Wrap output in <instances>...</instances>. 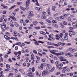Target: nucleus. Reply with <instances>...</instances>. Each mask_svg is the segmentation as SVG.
Instances as JSON below:
<instances>
[{"label": "nucleus", "instance_id": "nucleus-1", "mask_svg": "<svg viewBox=\"0 0 77 77\" xmlns=\"http://www.w3.org/2000/svg\"><path fill=\"white\" fill-rule=\"evenodd\" d=\"M58 51L57 50H52L50 51V52L51 53H52V54H55V55H57V53H56L54 52H57Z\"/></svg>", "mask_w": 77, "mask_h": 77}, {"label": "nucleus", "instance_id": "nucleus-2", "mask_svg": "<svg viewBox=\"0 0 77 77\" xmlns=\"http://www.w3.org/2000/svg\"><path fill=\"white\" fill-rule=\"evenodd\" d=\"M48 71L47 70H45V71H43L42 72V75L43 76H45V75H47Z\"/></svg>", "mask_w": 77, "mask_h": 77}, {"label": "nucleus", "instance_id": "nucleus-3", "mask_svg": "<svg viewBox=\"0 0 77 77\" xmlns=\"http://www.w3.org/2000/svg\"><path fill=\"white\" fill-rule=\"evenodd\" d=\"M60 61H66V60L65 59V58L63 57H60Z\"/></svg>", "mask_w": 77, "mask_h": 77}, {"label": "nucleus", "instance_id": "nucleus-4", "mask_svg": "<svg viewBox=\"0 0 77 77\" xmlns=\"http://www.w3.org/2000/svg\"><path fill=\"white\" fill-rule=\"evenodd\" d=\"M27 75L29 76V77H32L33 75V74H32V72H28L27 74Z\"/></svg>", "mask_w": 77, "mask_h": 77}, {"label": "nucleus", "instance_id": "nucleus-5", "mask_svg": "<svg viewBox=\"0 0 77 77\" xmlns=\"http://www.w3.org/2000/svg\"><path fill=\"white\" fill-rule=\"evenodd\" d=\"M62 44V43L60 42H59L57 44H54V46H56L57 47H58V46H59V45H60Z\"/></svg>", "mask_w": 77, "mask_h": 77}, {"label": "nucleus", "instance_id": "nucleus-6", "mask_svg": "<svg viewBox=\"0 0 77 77\" xmlns=\"http://www.w3.org/2000/svg\"><path fill=\"white\" fill-rule=\"evenodd\" d=\"M4 38L6 40H9V39H11V38H9L6 35H4Z\"/></svg>", "mask_w": 77, "mask_h": 77}, {"label": "nucleus", "instance_id": "nucleus-7", "mask_svg": "<svg viewBox=\"0 0 77 77\" xmlns=\"http://www.w3.org/2000/svg\"><path fill=\"white\" fill-rule=\"evenodd\" d=\"M64 54V53L63 52H60V53H57V56H60V55H63Z\"/></svg>", "mask_w": 77, "mask_h": 77}, {"label": "nucleus", "instance_id": "nucleus-8", "mask_svg": "<svg viewBox=\"0 0 77 77\" xmlns=\"http://www.w3.org/2000/svg\"><path fill=\"white\" fill-rule=\"evenodd\" d=\"M47 44H48V45H54V44L51 42H48L47 43Z\"/></svg>", "mask_w": 77, "mask_h": 77}, {"label": "nucleus", "instance_id": "nucleus-9", "mask_svg": "<svg viewBox=\"0 0 77 77\" xmlns=\"http://www.w3.org/2000/svg\"><path fill=\"white\" fill-rule=\"evenodd\" d=\"M30 0H28L27 1L26 4V6H29V4H30Z\"/></svg>", "mask_w": 77, "mask_h": 77}, {"label": "nucleus", "instance_id": "nucleus-10", "mask_svg": "<svg viewBox=\"0 0 77 77\" xmlns=\"http://www.w3.org/2000/svg\"><path fill=\"white\" fill-rule=\"evenodd\" d=\"M49 36L50 38H52L53 39H54V38H53V34H51L50 35H49Z\"/></svg>", "mask_w": 77, "mask_h": 77}, {"label": "nucleus", "instance_id": "nucleus-11", "mask_svg": "<svg viewBox=\"0 0 77 77\" xmlns=\"http://www.w3.org/2000/svg\"><path fill=\"white\" fill-rule=\"evenodd\" d=\"M31 59L32 60H34L35 59V56L33 54H32L31 55Z\"/></svg>", "mask_w": 77, "mask_h": 77}, {"label": "nucleus", "instance_id": "nucleus-12", "mask_svg": "<svg viewBox=\"0 0 77 77\" xmlns=\"http://www.w3.org/2000/svg\"><path fill=\"white\" fill-rule=\"evenodd\" d=\"M43 66H42V65L38 67V69H40V70H42V69H43Z\"/></svg>", "mask_w": 77, "mask_h": 77}, {"label": "nucleus", "instance_id": "nucleus-13", "mask_svg": "<svg viewBox=\"0 0 77 77\" xmlns=\"http://www.w3.org/2000/svg\"><path fill=\"white\" fill-rule=\"evenodd\" d=\"M15 0H8V2L10 3H12Z\"/></svg>", "mask_w": 77, "mask_h": 77}, {"label": "nucleus", "instance_id": "nucleus-14", "mask_svg": "<svg viewBox=\"0 0 77 77\" xmlns=\"http://www.w3.org/2000/svg\"><path fill=\"white\" fill-rule=\"evenodd\" d=\"M29 9L28 7H25L23 8V11H26V10H27Z\"/></svg>", "mask_w": 77, "mask_h": 77}, {"label": "nucleus", "instance_id": "nucleus-15", "mask_svg": "<svg viewBox=\"0 0 77 77\" xmlns=\"http://www.w3.org/2000/svg\"><path fill=\"white\" fill-rule=\"evenodd\" d=\"M53 27H55V28H58V25H57L56 24H54L53 25Z\"/></svg>", "mask_w": 77, "mask_h": 77}, {"label": "nucleus", "instance_id": "nucleus-16", "mask_svg": "<svg viewBox=\"0 0 77 77\" xmlns=\"http://www.w3.org/2000/svg\"><path fill=\"white\" fill-rule=\"evenodd\" d=\"M56 37H57V38H62V37L60 35H56Z\"/></svg>", "mask_w": 77, "mask_h": 77}, {"label": "nucleus", "instance_id": "nucleus-17", "mask_svg": "<svg viewBox=\"0 0 77 77\" xmlns=\"http://www.w3.org/2000/svg\"><path fill=\"white\" fill-rule=\"evenodd\" d=\"M14 23H14V26H16V27H18V26H19V24L17 23V22H14Z\"/></svg>", "mask_w": 77, "mask_h": 77}, {"label": "nucleus", "instance_id": "nucleus-18", "mask_svg": "<svg viewBox=\"0 0 77 77\" xmlns=\"http://www.w3.org/2000/svg\"><path fill=\"white\" fill-rule=\"evenodd\" d=\"M40 28H41V27H40V26H36L35 27V29L37 30H38V29H40Z\"/></svg>", "mask_w": 77, "mask_h": 77}, {"label": "nucleus", "instance_id": "nucleus-19", "mask_svg": "<svg viewBox=\"0 0 77 77\" xmlns=\"http://www.w3.org/2000/svg\"><path fill=\"white\" fill-rule=\"evenodd\" d=\"M55 68L54 67H53L51 70V72H53L54 71Z\"/></svg>", "mask_w": 77, "mask_h": 77}, {"label": "nucleus", "instance_id": "nucleus-20", "mask_svg": "<svg viewBox=\"0 0 77 77\" xmlns=\"http://www.w3.org/2000/svg\"><path fill=\"white\" fill-rule=\"evenodd\" d=\"M20 56H21V54H19V55L17 57V59H18L19 60H20Z\"/></svg>", "mask_w": 77, "mask_h": 77}, {"label": "nucleus", "instance_id": "nucleus-21", "mask_svg": "<svg viewBox=\"0 0 77 77\" xmlns=\"http://www.w3.org/2000/svg\"><path fill=\"white\" fill-rule=\"evenodd\" d=\"M63 24L64 25H67V23L65 21H63Z\"/></svg>", "mask_w": 77, "mask_h": 77}, {"label": "nucleus", "instance_id": "nucleus-22", "mask_svg": "<svg viewBox=\"0 0 77 77\" xmlns=\"http://www.w3.org/2000/svg\"><path fill=\"white\" fill-rule=\"evenodd\" d=\"M29 15H34L33 14V11H31L30 12H29Z\"/></svg>", "mask_w": 77, "mask_h": 77}, {"label": "nucleus", "instance_id": "nucleus-23", "mask_svg": "<svg viewBox=\"0 0 77 77\" xmlns=\"http://www.w3.org/2000/svg\"><path fill=\"white\" fill-rule=\"evenodd\" d=\"M21 43L20 42H18L15 44V45H20Z\"/></svg>", "mask_w": 77, "mask_h": 77}, {"label": "nucleus", "instance_id": "nucleus-24", "mask_svg": "<svg viewBox=\"0 0 77 77\" xmlns=\"http://www.w3.org/2000/svg\"><path fill=\"white\" fill-rule=\"evenodd\" d=\"M5 16H3V18L2 19H0V22H2V21H3V19H4V18H5Z\"/></svg>", "mask_w": 77, "mask_h": 77}, {"label": "nucleus", "instance_id": "nucleus-25", "mask_svg": "<svg viewBox=\"0 0 77 77\" xmlns=\"http://www.w3.org/2000/svg\"><path fill=\"white\" fill-rule=\"evenodd\" d=\"M6 67L7 68L9 69L10 68V65L8 64H6Z\"/></svg>", "mask_w": 77, "mask_h": 77}, {"label": "nucleus", "instance_id": "nucleus-26", "mask_svg": "<svg viewBox=\"0 0 77 77\" xmlns=\"http://www.w3.org/2000/svg\"><path fill=\"white\" fill-rule=\"evenodd\" d=\"M18 10H19V9L17 8L14 10V12H18Z\"/></svg>", "mask_w": 77, "mask_h": 77}, {"label": "nucleus", "instance_id": "nucleus-27", "mask_svg": "<svg viewBox=\"0 0 77 77\" xmlns=\"http://www.w3.org/2000/svg\"><path fill=\"white\" fill-rule=\"evenodd\" d=\"M64 38L65 40H68V36H65L64 37Z\"/></svg>", "mask_w": 77, "mask_h": 77}, {"label": "nucleus", "instance_id": "nucleus-28", "mask_svg": "<svg viewBox=\"0 0 77 77\" xmlns=\"http://www.w3.org/2000/svg\"><path fill=\"white\" fill-rule=\"evenodd\" d=\"M34 43L35 44V45H39V43H38L37 42H34Z\"/></svg>", "mask_w": 77, "mask_h": 77}, {"label": "nucleus", "instance_id": "nucleus-29", "mask_svg": "<svg viewBox=\"0 0 77 77\" xmlns=\"http://www.w3.org/2000/svg\"><path fill=\"white\" fill-rule=\"evenodd\" d=\"M38 42H39V43H41V44H44L45 42H42L41 41H38Z\"/></svg>", "mask_w": 77, "mask_h": 77}, {"label": "nucleus", "instance_id": "nucleus-30", "mask_svg": "<svg viewBox=\"0 0 77 77\" xmlns=\"http://www.w3.org/2000/svg\"><path fill=\"white\" fill-rule=\"evenodd\" d=\"M60 18L61 19V20H63L64 19V17L62 16L60 17Z\"/></svg>", "mask_w": 77, "mask_h": 77}, {"label": "nucleus", "instance_id": "nucleus-31", "mask_svg": "<svg viewBox=\"0 0 77 77\" xmlns=\"http://www.w3.org/2000/svg\"><path fill=\"white\" fill-rule=\"evenodd\" d=\"M57 68L58 70H61V69H62V67H58Z\"/></svg>", "mask_w": 77, "mask_h": 77}, {"label": "nucleus", "instance_id": "nucleus-32", "mask_svg": "<svg viewBox=\"0 0 77 77\" xmlns=\"http://www.w3.org/2000/svg\"><path fill=\"white\" fill-rule=\"evenodd\" d=\"M76 0H72L71 1L72 3H75L76 2Z\"/></svg>", "mask_w": 77, "mask_h": 77}, {"label": "nucleus", "instance_id": "nucleus-33", "mask_svg": "<svg viewBox=\"0 0 77 77\" xmlns=\"http://www.w3.org/2000/svg\"><path fill=\"white\" fill-rule=\"evenodd\" d=\"M15 14H16L15 13H13L12 14V17H15Z\"/></svg>", "mask_w": 77, "mask_h": 77}, {"label": "nucleus", "instance_id": "nucleus-34", "mask_svg": "<svg viewBox=\"0 0 77 77\" xmlns=\"http://www.w3.org/2000/svg\"><path fill=\"white\" fill-rule=\"evenodd\" d=\"M33 52L35 53V54H37L38 53L37 52V51H36L35 50H34L33 51Z\"/></svg>", "mask_w": 77, "mask_h": 77}, {"label": "nucleus", "instance_id": "nucleus-35", "mask_svg": "<svg viewBox=\"0 0 77 77\" xmlns=\"http://www.w3.org/2000/svg\"><path fill=\"white\" fill-rule=\"evenodd\" d=\"M40 24H42V25H44V23H43L42 22H39Z\"/></svg>", "mask_w": 77, "mask_h": 77}, {"label": "nucleus", "instance_id": "nucleus-36", "mask_svg": "<svg viewBox=\"0 0 77 77\" xmlns=\"http://www.w3.org/2000/svg\"><path fill=\"white\" fill-rule=\"evenodd\" d=\"M59 62L58 61H56L55 63V64L56 65H57V64H59Z\"/></svg>", "mask_w": 77, "mask_h": 77}, {"label": "nucleus", "instance_id": "nucleus-37", "mask_svg": "<svg viewBox=\"0 0 77 77\" xmlns=\"http://www.w3.org/2000/svg\"><path fill=\"white\" fill-rule=\"evenodd\" d=\"M46 21L48 22V23H51V21L50 20H49L47 19Z\"/></svg>", "mask_w": 77, "mask_h": 77}, {"label": "nucleus", "instance_id": "nucleus-38", "mask_svg": "<svg viewBox=\"0 0 77 77\" xmlns=\"http://www.w3.org/2000/svg\"><path fill=\"white\" fill-rule=\"evenodd\" d=\"M10 26H11V27H14V25L13 24H12L11 23H10Z\"/></svg>", "mask_w": 77, "mask_h": 77}, {"label": "nucleus", "instance_id": "nucleus-39", "mask_svg": "<svg viewBox=\"0 0 77 77\" xmlns=\"http://www.w3.org/2000/svg\"><path fill=\"white\" fill-rule=\"evenodd\" d=\"M14 54L15 55H17L18 54V52L14 51Z\"/></svg>", "mask_w": 77, "mask_h": 77}, {"label": "nucleus", "instance_id": "nucleus-40", "mask_svg": "<svg viewBox=\"0 0 77 77\" xmlns=\"http://www.w3.org/2000/svg\"><path fill=\"white\" fill-rule=\"evenodd\" d=\"M63 1H64V0H60V3H63Z\"/></svg>", "mask_w": 77, "mask_h": 77}, {"label": "nucleus", "instance_id": "nucleus-41", "mask_svg": "<svg viewBox=\"0 0 77 77\" xmlns=\"http://www.w3.org/2000/svg\"><path fill=\"white\" fill-rule=\"evenodd\" d=\"M41 65L42 66H46V65H45V64H43V63H42L41 64Z\"/></svg>", "mask_w": 77, "mask_h": 77}, {"label": "nucleus", "instance_id": "nucleus-42", "mask_svg": "<svg viewBox=\"0 0 77 77\" xmlns=\"http://www.w3.org/2000/svg\"><path fill=\"white\" fill-rule=\"evenodd\" d=\"M60 26L61 27H62V28H63V27H64V25H60Z\"/></svg>", "mask_w": 77, "mask_h": 77}, {"label": "nucleus", "instance_id": "nucleus-43", "mask_svg": "<svg viewBox=\"0 0 77 77\" xmlns=\"http://www.w3.org/2000/svg\"><path fill=\"white\" fill-rule=\"evenodd\" d=\"M23 21H24V20H23V19H21L20 20V23H23Z\"/></svg>", "mask_w": 77, "mask_h": 77}, {"label": "nucleus", "instance_id": "nucleus-44", "mask_svg": "<svg viewBox=\"0 0 77 77\" xmlns=\"http://www.w3.org/2000/svg\"><path fill=\"white\" fill-rule=\"evenodd\" d=\"M69 29L71 30H74V29H73V28L71 27H69Z\"/></svg>", "mask_w": 77, "mask_h": 77}, {"label": "nucleus", "instance_id": "nucleus-45", "mask_svg": "<svg viewBox=\"0 0 77 77\" xmlns=\"http://www.w3.org/2000/svg\"><path fill=\"white\" fill-rule=\"evenodd\" d=\"M7 18H5L4 20V21L5 22V23H6V22L7 21Z\"/></svg>", "mask_w": 77, "mask_h": 77}, {"label": "nucleus", "instance_id": "nucleus-46", "mask_svg": "<svg viewBox=\"0 0 77 77\" xmlns=\"http://www.w3.org/2000/svg\"><path fill=\"white\" fill-rule=\"evenodd\" d=\"M65 71H66V70H65V69H63L62 71V72L63 73H65Z\"/></svg>", "mask_w": 77, "mask_h": 77}, {"label": "nucleus", "instance_id": "nucleus-47", "mask_svg": "<svg viewBox=\"0 0 77 77\" xmlns=\"http://www.w3.org/2000/svg\"><path fill=\"white\" fill-rule=\"evenodd\" d=\"M3 14H6V11H3Z\"/></svg>", "mask_w": 77, "mask_h": 77}, {"label": "nucleus", "instance_id": "nucleus-48", "mask_svg": "<svg viewBox=\"0 0 77 77\" xmlns=\"http://www.w3.org/2000/svg\"><path fill=\"white\" fill-rule=\"evenodd\" d=\"M74 51H75V49H72L71 51V53H74Z\"/></svg>", "mask_w": 77, "mask_h": 77}, {"label": "nucleus", "instance_id": "nucleus-49", "mask_svg": "<svg viewBox=\"0 0 77 77\" xmlns=\"http://www.w3.org/2000/svg\"><path fill=\"white\" fill-rule=\"evenodd\" d=\"M23 66H26V63H23Z\"/></svg>", "mask_w": 77, "mask_h": 77}, {"label": "nucleus", "instance_id": "nucleus-50", "mask_svg": "<svg viewBox=\"0 0 77 77\" xmlns=\"http://www.w3.org/2000/svg\"><path fill=\"white\" fill-rule=\"evenodd\" d=\"M12 20H14V21H16L17 20V19L15 17H12Z\"/></svg>", "mask_w": 77, "mask_h": 77}, {"label": "nucleus", "instance_id": "nucleus-51", "mask_svg": "<svg viewBox=\"0 0 77 77\" xmlns=\"http://www.w3.org/2000/svg\"><path fill=\"white\" fill-rule=\"evenodd\" d=\"M15 6V5H14L13 6H12L9 9H10V10H11V9H12V8H14Z\"/></svg>", "mask_w": 77, "mask_h": 77}, {"label": "nucleus", "instance_id": "nucleus-52", "mask_svg": "<svg viewBox=\"0 0 77 77\" xmlns=\"http://www.w3.org/2000/svg\"><path fill=\"white\" fill-rule=\"evenodd\" d=\"M20 9H22V10H23V11L24 7H22L21 6H20Z\"/></svg>", "mask_w": 77, "mask_h": 77}, {"label": "nucleus", "instance_id": "nucleus-53", "mask_svg": "<svg viewBox=\"0 0 77 77\" xmlns=\"http://www.w3.org/2000/svg\"><path fill=\"white\" fill-rule=\"evenodd\" d=\"M72 35H75V32L72 31Z\"/></svg>", "mask_w": 77, "mask_h": 77}, {"label": "nucleus", "instance_id": "nucleus-54", "mask_svg": "<svg viewBox=\"0 0 77 77\" xmlns=\"http://www.w3.org/2000/svg\"><path fill=\"white\" fill-rule=\"evenodd\" d=\"M61 45L62 46H64V45H65V43H61Z\"/></svg>", "mask_w": 77, "mask_h": 77}, {"label": "nucleus", "instance_id": "nucleus-55", "mask_svg": "<svg viewBox=\"0 0 77 77\" xmlns=\"http://www.w3.org/2000/svg\"><path fill=\"white\" fill-rule=\"evenodd\" d=\"M32 23L34 26H36V24L35 23V22L33 21L32 22Z\"/></svg>", "mask_w": 77, "mask_h": 77}, {"label": "nucleus", "instance_id": "nucleus-56", "mask_svg": "<svg viewBox=\"0 0 77 77\" xmlns=\"http://www.w3.org/2000/svg\"><path fill=\"white\" fill-rule=\"evenodd\" d=\"M5 30H6V28H2V30L3 32H5Z\"/></svg>", "mask_w": 77, "mask_h": 77}, {"label": "nucleus", "instance_id": "nucleus-57", "mask_svg": "<svg viewBox=\"0 0 77 77\" xmlns=\"http://www.w3.org/2000/svg\"><path fill=\"white\" fill-rule=\"evenodd\" d=\"M52 22H53L54 23H57V22L56 21V20H55L52 21Z\"/></svg>", "mask_w": 77, "mask_h": 77}, {"label": "nucleus", "instance_id": "nucleus-58", "mask_svg": "<svg viewBox=\"0 0 77 77\" xmlns=\"http://www.w3.org/2000/svg\"><path fill=\"white\" fill-rule=\"evenodd\" d=\"M5 71H9V69L7 68V69H5Z\"/></svg>", "mask_w": 77, "mask_h": 77}, {"label": "nucleus", "instance_id": "nucleus-59", "mask_svg": "<svg viewBox=\"0 0 77 77\" xmlns=\"http://www.w3.org/2000/svg\"><path fill=\"white\" fill-rule=\"evenodd\" d=\"M8 62H12V60L10 58H9L8 60Z\"/></svg>", "mask_w": 77, "mask_h": 77}, {"label": "nucleus", "instance_id": "nucleus-60", "mask_svg": "<svg viewBox=\"0 0 77 77\" xmlns=\"http://www.w3.org/2000/svg\"><path fill=\"white\" fill-rule=\"evenodd\" d=\"M36 75L37 76H38L39 75V73L37 71L36 72Z\"/></svg>", "mask_w": 77, "mask_h": 77}, {"label": "nucleus", "instance_id": "nucleus-61", "mask_svg": "<svg viewBox=\"0 0 77 77\" xmlns=\"http://www.w3.org/2000/svg\"><path fill=\"white\" fill-rule=\"evenodd\" d=\"M35 67H33L32 68V71L34 72L35 71Z\"/></svg>", "mask_w": 77, "mask_h": 77}, {"label": "nucleus", "instance_id": "nucleus-62", "mask_svg": "<svg viewBox=\"0 0 77 77\" xmlns=\"http://www.w3.org/2000/svg\"><path fill=\"white\" fill-rule=\"evenodd\" d=\"M1 28H2V29H3V28H6V26H2Z\"/></svg>", "mask_w": 77, "mask_h": 77}, {"label": "nucleus", "instance_id": "nucleus-63", "mask_svg": "<svg viewBox=\"0 0 77 77\" xmlns=\"http://www.w3.org/2000/svg\"><path fill=\"white\" fill-rule=\"evenodd\" d=\"M61 18H60V17H59V18H58V21H61Z\"/></svg>", "mask_w": 77, "mask_h": 77}, {"label": "nucleus", "instance_id": "nucleus-64", "mask_svg": "<svg viewBox=\"0 0 77 77\" xmlns=\"http://www.w3.org/2000/svg\"><path fill=\"white\" fill-rule=\"evenodd\" d=\"M18 46H16L15 48V50H18Z\"/></svg>", "mask_w": 77, "mask_h": 77}]
</instances>
